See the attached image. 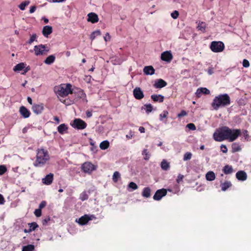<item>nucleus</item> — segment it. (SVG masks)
<instances>
[{"mask_svg": "<svg viewBox=\"0 0 251 251\" xmlns=\"http://www.w3.org/2000/svg\"><path fill=\"white\" fill-rule=\"evenodd\" d=\"M151 99L154 101H159V102H162L164 100V96L161 95H152L151 96Z\"/></svg>", "mask_w": 251, "mask_h": 251, "instance_id": "obj_25", "label": "nucleus"}, {"mask_svg": "<svg viewBox=\"0 0 251 251\" xmlns=\"http://www.w3.org/2000/svg\"><path fill=\"white\" fill-rule=\"evenodd\" d=\"M5 202L3 196L0 194V204H3Z\"/></svg>", "mask_w": 251, "mask_h": 251, "instance_id": "obj_58", "label": "nucleus"}, {"mask_svg": "<svg viewBox=\"0 0 251 251\" xmlns=\"http://www.w3.org/2000/svg\"><path fill=\"white\" fill-rule=\"evenodd\" d=\"M210 48L214 52H220L224 50L225 45L221 41H212L211 43Z\"/></svg>", "mask_w": 251, "mask_h": 251, "instance_id": "obj_5", "label": "nucleus"}, {"mask_svg": "<svg viewBox=\"0 0 251 251\" xmlns=\"http://www.w3.org/2000/svg\"><path fill=\"white\" fill-rule=\"evenodd\" d=\"M35 249L33 245H28L23 247L22 251H34Z\"/></svg>", "mask_w": 251, "mask_h": 251, "instance_id": "obj_36", "label": "nucleus"}, {"mask_svg": "<svg viewBox=\"0 0 251 251\" xmlns=\"http://www.w3.org/2000/svg\"><path fill=\"white\" fill-rule=\"evenodd\" d=\"M183 177H184V176L182 175L179 174L177 176V178H176V182L178 183H179L181 181H182Z\"/></svg>", "mask_w": 251, "mask_h": 251, "instance_id": "obj_53", "label": "nucleus"}, {"mask_svg": "<svg viewBox=\"0 0 251 251\" xmlns=\"http://www.w3.org/2000/svg\"><path fill=\"white\" fill-rule=\"evenodd\" d=\"M232 152L233 153L239 151L241 150V148L240 145L237 143H234L231 145Z\"/></svg>", "mask_w": 251, "mask_h": 251, "instance_id": "obj_29", "label": "nucleus"}, {"mask_svg": "<svg viewBox=\"0 0 251 251\" xmlns=\"http://www.w3.org/2000/svg\"><path fill=\"white\" fill-rule=\"evenodd\" d=\"M36 9V6H32L30 7L29 10L30 13H33L35 12V11Z\"/></svg>", "mask_w": 251, "mask_h": 251, "instance_id": "obj_59", "label": "nucleus"}, {"mask_svg": "<svg viewBox=\"0 0 251 251\" xmlns=\"http://www.w3.org/2000/svg\"><path fill=\"white\" fill-rule=\"evenodd\" d=\"M243 66L245 68L249 67L250 66L249 61L247 59H244L243 61Z\"/></svg>", "mask_w": 251, "mask_h": 251, "instance_id": "obj_50", "label": "nucleus"}, {"mask_svg": "<svg viewBox=\"0 0 251 251\" xmlns=\"http://www.w3.org/2000/svg\"><path fill=\"white\" fill-rule=\"evenodd\" d=\"M86 114L88 118H90L92 116V113L91 111H87Z\"/></svg>", "mask_w": 251, "mask_h": 251, "instance_id": "obj_61", "label": "nucleus"}, {"mask_svg": "<svg viewBox=\"0 0 251 251\" xmlns=\"http://www.w3.org/2000/svg\"><path fill=\"white\" fill-rule=\"evenodd\" d=\"M20 113L24 118H27L30 115V112L24 106H22L20 108Z\"/></svg>", "mask_w": 251, "mask_h": 251, "instance_id": "obj_18", "label": "nucleus"}, {"mask_svg": "<svg viewBox=\"0 0 251 251\" xmlns=\"http://www.w3.org/2000/svg\"><path fill=\"white\" fill-rule=\"evenodd\" d=\"M72 126L77 129H83L86 128L87 124L80 119H75L74 120Z\"/></svg>", "mask_w": 251, "mask_h": 251, "instance_id": "obj_6", "label": "nucleus"}, {"mask_svg": "<svg viewBox=\"0 0 251 251\" xmlns=\"http://www.w3.org/2000/svg\"><path fill=\"white\" fill-rule=\"evenodd\" d=\"M161 59L167 62H170L173 59V55L170 51H166L161 53Z\"/></svg>", "mask_w": 251, "mask_h": 251, "instance_id": "obj_11", "label": "nucleus"}, {"mask_svg": "<svg viewBox=\"0 0 251 251\" xmlns=\"http://www.w3.org/2000/svg\"><path fill=\"white\" fill-rule=\"evenodd\" d=\"M82 170L87 173H91L93 170H95V166L90 162H85L81 167Z\"/></svg>", "mask_w": 251, "mask_h": 251, "instance_id": "obj_9", "label": "nucleus"}, {"mask_svg": "<svg viewBox=\"0 0 251 251\" xmlns=\"http://www.w3.org/2000/svg\"><path fill=\"white\" fill-rule=\"evenodd\" d=\"M34 213L36 217H39L41 216L42 210L41 209L39 208L36 209L35 210Z\"/></svg>", "mask_w": 251, "mask_h": 251, "instance_id": "obj_49", "label": "nucleus"}, {"mask_svg": "<svg viewBox=\"0 0 251 251\" xmlns=\"http://www.w3.org/2000/svg\"><path fill=\"white\" fill-rule=\"evenodd\" d=\"M50 218L49 217L44 219L42 221L43 225H46L47 224V223H48V222L50 221Z\"/></svg>", "mask_w": 251, "mask_h": 251, "instance_id": "obj_56", "label": "nucleus"}, {"mask_svg": "<svg viewBox=\"0 0 251 251\" xmlns=\"http://www.w3.org/2000/svg\"><path fill=\"white\" fill-rule=\"evenodd\" d=\"M68 129V127L65 124L60 125L57 127L58 132L61 134H63L65 131H66Z\"/></svg>", "mask_w": 251, "mask_h": 251, "instance_id": "obj_24", "label": "nucleus"}, {"mask_svg": "<svg viewBox=\"0 0 251 251\" xmlns=\"http://www.w3.org/2000/svg\"><path fill=\"white\" fill-rule=\"evenodd\" d=\"M143 72L146 75H152L154 74L155 70L152 66H147L144 67Z\"/></svg>", "mask_w": 251, "mask_h": 251, "instance_id": "obj_21", "label": "nucleus"}, {"mask_svg": "<svg viewBox=\"0 0 251 251\" xmlns=\"http://www.w3.org/2000/svg\"><path fill=\"white\" fill-rule=\"evenodd\" d=\"M133 93L134 97L137 100H141L144 97V95L143 91L139 87H136L133 90Z\"/></svg>", "mask_w": 251, "mask_h": 251, "instance_id": "obj_12", "label": "nucleus"}, {"mask_svg": "<svg viewBox=\"0 0 251 251\" xmlns=\"http://www.w3.org/2000/svg\"><path fill=\"white\" fill-rule=\"evenodd\" d=\"M187 114V112L185 110H182L180 113L177 114V117L181 118L182 117L186 116Z\"/></svg>", "mask_w": 251, "mask_h": 251, "instance_id": "obj_52", "label": "nucleus"}, {"mask_svg": "<svg viewBox=\"0 0 251 251\" xmlns=\"http://www.w3.org/2000/svg\"><path fill=\"white\" fill-rule=\"evenodd\" d=\"M230 104V98L228 94H220L216 96L213 100L211 106L214 110H217L220 107H226Z\"/></svg>", "mask_w": 251, "mask_h": 251, "instance_id": "obj_3", "label": "nucleus"}, {"mask_svg": "<svg viewBox=\"0 0 251 251\" xmlns=\"http://www.w3.org/2000/svg\"><path fill=\"white\" fill-rule=\"evenodd\" d=\"M36 34H33L32 35H31L29 40L26 42V43L29 45H31L34 41L36 40Z\"/></svg>", "mask_w": 251, "mask_h": 251, "instance_id": "obj_42", "label": "nucleus"}, {"mask_svg": "<svg viewBox=\"0 0 251 251\" xmlns=\"http://www.w3.org/2000/svg\"><path fill=\"white\" fill-rule=\"evenodd\" d=\"M50 0L51 2H54V3H56V2L59 3V2H62L64 1H65L66 0Z\"/></svg>", "mask_w": 251, "mask_h": 251, "instance_id": "obj_62", "label": "nucleus"}, {"mask_svg": "<svg viewBox=\"0 0 251 251\" xmlns=\"http://www.w3.org/2000/svg\"><path fill=\"white\" fill-rule=\"evenodd\" d=\"M139 130L141 133H144L145 131V129L143 126H140L139 128Z\"/></svg>", "mask_w": 251, "mask_h": 251, "instance_id": "obj_63", "label": "nucleus"}, {"mask_svg": "<svg viewBox=\"0 0 251 251\" xmlns=\"http://www.w3.org/2000/svg\"><path fill=\"white\" fill-rule=\"evenodd\" d=\"M142 196L145 198H149L151 196V189L149 187H145L142 192Z\"/></svg>", "mask_w": 251, "mask_h": 251, "instance_id": "obj_31", "label": "nucleus"}, {"mask_svg": "<svg viewBox=\"0 0 251 251\" xmlns=\"http://www.w3.org/2000/svg\"><path fill=\"white\" fill-rule=\"evenodd\" d=\"M53 180V174L50 173L47 175L45 178L42 179V182L46 185H50L51 184Z\"/></svg>", "mask_w": 251, "mask_h": 251, "instance_id": "obj_17", "label": "nucleus"}, {"mask_svg": "<svg viewBox=\"0 0 251 251\" xmlns=\"http://www.w3.org/2000/svg\"><path fill=\"white\" fill-rule=\"evenodd\" d=\"M241 134L239 129H231L226 126H222L213 134V138L216 141L221 142L228 140L229 142L235 141Z\"/></svg>", "mask_w": 251, "mask_h": 251, "instance_id": "obj_1", "label": "nucleus"}, {"mask_svg": "<svg viewBox=\"0 0 251 251\" xmlns=\"http://www.w3.org/2000/svg\"><path fill=\"white\" fill-rule=\"evenodd\" d=\"M44 105L43 103L41 104H34L32 107L33 111L36 114H39L42 113L44 110Z\"/></svg>", "mask_w": 251, "mask_h": 251, "instance_id": "obj_14", "label": "nucleus"}, {"mask_svg": "<svg viewBox=\"0 0 251 251\" xmlns=\"http://www.w3.org/2000/svg\"><path fill=\"white\" fill-rule=\"evenodd\" d=\"M142 154L144 155V159L146 160H148L149 159L150 157V154L149 152L148 151V150L144 149L142 151Z\"/></svg>", "mask_w": 251, "mask_h": 251, "instance_id": "obj_41", "label": "nucleus"}, {"mask_svg": "<svg viewBox=\"0 0 251 251\" xmlns=\"http://www.w3.org/2000/svg\"><path fill=\"white\" fill-rule=\"evenodd\" d=\"M75 95V98L73 100V102L75 101H77L79 99H84L86 97V94L84 93V91L81 89H77L76 91H75L73 92V93Z\"/></svg>", "mask_w": 251, "mask_h": 251, "instance_id": "obj_7", "label": "nucleus"}, {"mask_svg": "<svg viewBox=\"0 0 251 251\" xmlns=\"http://www.w3.org/2000/svg\"><path fill=\"white\" fill-rule=\"evenodd\" d=\"M236 177L239 180L244 181L246 180L247 175L244 171H240L236 173Z\"/></svg>", "mask_w": 251, "mask_h": 251, "instance_id": "obj_20", "label": "nucleus"}, {"mask_svg": "<svg viewBox=\"0 0 251 251\" xmlns=\"http://www.w3.org/2000/svg\"><path fill=\"white\" fill-rule=\"evenodd\" d=\"M28 226L29 227V230L30 231H34L37 228L39 227L38 225L36 222H32L28 223Z\"/></svg>", "mask_w": 251, "mask_h": 251, "instance_id": "obj_34", "label": "nucleus"}, {"mask_svg": "<svg viewBox=\"0 0 251 251\" xmlns=\"http://www.w3.org/2000/svg\"><path fill=\"white\" fill-rule=\"evenodd\" d=\"M206 26V24L204 22H202L199 23L197 26V28L199 30H201L204 32L205 31Z\"/></svg>", "mask_w": 251, "mask_h": 251, "instance_id": "obj_35", "label": "nucleus"}, {"mask_svg": "<svg viewBox=\"0 0 251 251\" xmlns=\"http://www.w3.org/2000/svg\"><path fill=\"white\" fill-rule=\"evenodd\" d=\"M53 120L57 122V124H59L60 122L59 119L58 117L55 116L53 118Z\"/></svg>", "mask_w": 251, "mask_h": 251, "instance_id": "obj_64", "label": "nucleus"}, {"mask_svg": "<svg viewBox=\"0 0 251 251\" xmlns=\"http://www.w3.org/2000/svg\"><path fill=\"white\" fill-rule=\"evenodd\" d=\"M87 21L93 24L97 23L99 21V17L97 14L91 12L87 15Z\"/></svg>", "mask_w": 251, "mask_h": 251, "instance_id": "obj_15", "label": "nucleus"}, {"mask_svg": "<svg viewBox=\"0 0 251 251\" xmlns=\"http://www.w3.org/2000/svg\"><path fill=\"white\" fill-rule=\"evenodd\" d=\"M187 127L191 130H195L196 128L195 125L193 123H190L187 124Z\"/></svg>", "mask_w": 251, "mask_h": 251, "instance_id": "obj_51", "label": "nucleus"}, {"mask_svg": "<svg viewBox=\"0 0 251 251\" xmlns=\"http://www.w3.org/2000/svg\"><path fill=\"white\" fill-rule=\"evenodd\" d=\"M223 171L225 174H229L232 173L233 168L231 166L226 165L224 167Z\"/></svg>", "mask_w": 251, "mask_h": 251, "instance_id": "obj_32", "label": "nucleus"}, {"mask_svg": "<svg viewBox=\"0 0 251 251\" xmlns=\"http://www.w3.org/2000/svg\"><path fill=\"white\" fill-rule=\"evenodd\" d=\"M207 73L209 75H212L214 73V71H213V68H210L208 69L207 70Z\"/></svg>", "mask_w": 251, "mask_h": 251, "instance_id": "obj_60", "label": "nucleus"}, {"mask_svg": "<svg viewBox=\"0 0 251 251\" xmlns=\"http://www.w3.org/2000/svg\"><path fill=\"white\" fill-rule=\"evenodd\" d=\"M104 39L105 41H106V42L110 40V36L108 33H106V34H105V36L104 37Z\"/></svg>", "mask_w": 251, "mask_h": 251, "instance_id": "obj_57", "label": "nucleus"}, {"mask_svg": "<svg viewBox=\"0 0 251 251\" xmlns=\"http://www.w3.org/2000/svg\"><path fill=\"white\" fill-rule=\"evenodd\" d=\"M50 155L48 151L41 148L36 150V159L33 162L35 167H43L50 160Z\"/></svg>", "mask_w": 251, "mask_h": 251, "instance_id": "obj_2", "label": "nucleus"}, {"mask_svg": "<svg viewBox=\"0 0 251 251\" xmlns=\"http://www.w3.org/2000/svg\"><path fill=\"white\" fill-rule=\"evenodd\" d=\"M205 177L208 181H213L215 179L216 176L213 171H209L206 173Z\"/></svg>", "mask_w": 251, "mask_h": 251, "instance_id": "obj_26", "label": "nucleus"}, {"mask_svg": "<svg viewBox=\"0 0 251 251\" xmlns=\"http://www.w3.org/2000/svg\"><path fill=\"white\" fill-rule=\"evenodd\" d=\"M232 184L229 181H226L224 182H221L220 186L221 190L223 191H226L228 188L231 187Z\"/></svg>", "mask_w": 251, "mask_h": 251, "instance_id": "obj_23", "label": "nucleus"}, {"mask_svg": "<svg viewBox=\"0 0 251 251\" xmlns=\"http://www.w3.org/2000/svg\"><path fill=\"white\" fill-rule=\"evenodd\" d=\"M178 16L179 12L177 10H175L173 13H171V17L174 19H177Z\"/></svg>", "mask_w": 251, "mask_h": 251, "instance_id": "obj_48", "label": "nucleus"}, {"mask_svg": "<svg viewBox=\"0 0 251 251\" xmlns=\"http://www.w3.org/2000/svg\"><path fill=\"white\" fill-rule=\"evenodd\" d=\"M167 190L164 188L157 190L153 196V199L156 201H159L161 198L166 196L167 194Z\"/></svg>", "mask_w": 251, "mask_h": 251, "instance_id": "obj_10", "label": "nucleus"}, {"mask_svg": "<svg viewBox=\"0 0 251 251\" xmlns=\"http://www.w3.org/2000/svg\"><path fill=\"white\" fill-rule=\"evenodd\" d=\"M109 147V143L108 141L105 140L100 143V149L104 150L108 148Z\"/></svg>", "mask_w": 251, "mask_h": 251, "instance_id": "obj_33", "label": "nucleus"}, {"mask_svg": "<svg viewBox=\"0 0 251 251\" xmlns=\"http://www.w3.org/2000/svg\"><path fill=\"white\" fill-rule=\"evenodd\" d=\"M92 217H93V215L89 217L88 215L85 214L79 218L77 222L80 225H86L89 221L92 220V218H91Z\"/></svg>", "mask_w": 251, "mask_h": 251, "instance_id": "obj_13", "label": "nucleus"}, {"mask_svg": "<svg viewBox=\"0 0 251 251\" xmlns=\"http://www.w3.org/2000/svg\"><path fill=\"white\" fill-rule=\"evenodd\" d=\"M210 91L205 87H201L198 88L196 92V95L198 98H200L202 94L205 95H209L210 94Z\"/></svg>", "mask_w": 251, "mask_h": 251, "instance_id": "obj_19", "label": "nucleus"}, {"mask_svg": "<svg viewBox=\"0 0 251 251\" xmlns=\"http://www.w3.org/2000/svg\"><path fill=\"white\" fill-rule=\"evenodd\" d=\"M7 171V168L3 165H0V176L3 175Z\"/></svg>", "mask_w": 251, "mask_h": 251, "instance_id": "obj_44", "label": "nucleus"}, {"mask_svg": "<svg viewBox=\"0 0 251 251\" xmlns=\"http://www.w3.org/2000/svg\"><path fill=\"white\" fill-rule=\"evenodd\" d=\"M52 32V28L51 26L46 25L44 26L42 30V34L45 37H48V35Z\"/></svg>", "mask_w": 251, "mask_h": 251, "instance_id": "obj_22", "label": "nucleus"}, {"mask_svg": "<svg viewBox=\"0 0 251 251\" xmlns=\"http://www.w3.org/2000/svg\"><path fill=\"white\" fill-rule=\"evenodd\" d=\"M192 153L190 152L185 153L184 155L183 160L184 161L190 160L192 157Z\"/></svg>", "mask_w": 251, "mask_h": 251, "instance_id": "obj_45", "label": "nucleus"}, {"mask_svg": "<svg viewBox=\"0 0 251 251\" xmlns=\"http://www.w3.org/2000/svg\"><path fill=\"white\" fill-rule=\"evenodd\" d=\"M89 196L86 191H83L80 195L79 199L82 201H84L88 199Z\"/></svg>", "mask_w": 251, "mask_h": 251, "instance_id": "obj_38", "label": "nucleus"}, {"mask_svg": "<svg viewBox=\"0 0 251 251\" xmlns=\"http://www.w3.org/2000/svg\"><path fill=\"white\" fill-rule=\"evenodd\" d=\"M221 149L223 153H226L227 151V149L226 146L225 145H222L221 146Z\"/></svg>", "mask_w": 251, "mask_h": 251, "instance_id": "obj_54", "label": "nucleus"}, {"mask_svg": "<svg viewBox=\"0 0 251 251\" xmlns=\"http://www.w3.org/2000/svg\"><path fill=\"white\" fill-rule=\"evenodd\" d=\"M146 108V112L147 113H149L150 112H151L152 110V106L151 104H148L145 105Z\"/></svg>", "mask_w": 251, "mask_h": 251, "instance_id": "obj_46", "label": "nucleus"}, {"mask_svg": "<svg viewBox=\"0 0 251 251\" xmlns=\"http://www.w3.org/2000/svg\"><path fill=\"white\" fill-rule=\"evenodd\" d=\"M25 66L24 63H20L17 64L13 68V71L15 72H18L23 70Z\"/></svg>", "mask_w": 251, "mask_h": 251, "instance_id": "obj_30", "label": "nucleus"}, {"mask_svg": "<svg viewBox=\"0 0 251 251\" xmlns=\"http://www.w3.org/2000/svg\"><path fill=\"white\" fill-rule=\"evenodd\" d=\"M46 45L43 44L35 46L34 47L35 54L37 56L43 55L45 51H48L49 50H46Z\"/></svg>", "mask_w": 251, "mask_h": 251, "instance_id": "obj_8", "label": "nucleus"}, {"mask_svg": "<svg viewBox=\"0 0 251 251\" xmlns=\"http://www.w3.org/2000/svg\"><path fill=\"white\" fill-rule=\"evenodd\" d=\"M168 114L169 113L167 111H163V112L160 114V120L162 121L163 120V118H166Z\"/></svg>", "mask_w": 251, "mask_h": 251, "instance_id": "obj_47", "label": "nucleus"}, {"mask_svg": "<svg viewBox=\"0 0 251 251\" xmlns=\"http://www.w3.org/2000/svg\"><path fill=\"white\" fill-rule=\"evenodd\" d=\"M161 168L164 171H167L170 168V164L166 160L163 159L161 162Z\"/></svg>", "mask_w": 251, "mask_h": 251, "instance_id": "obj_28", "label": "nucleus"}, {"mask_svg": "<svg viewBox=\"0 0 251 251\" xmlns=\"http://www.w3.org/2000/svg\"><path fill=\"white\" fill-rule=\"evenodd\" d=\"M55 57L53 55H50L47 57L44 61L46 64L50 65L53 63L55 61Z\"/></svg>", "mask_w": 251, "mask_h": 251, "instance_id": "obj_27", "label": "nucleus"}, {"mask_svg": "<svg viewBox=\"0 0 251 251\" xmlns=\"http://www.w3.org/2000/svg\"><path fill=\"white\" fill-rule=\"evenodd\" d=\"M167 85V82L162 79H158L155 81L154 84H153L154 87L155 88H162L163 87H165Z\"/></svg>", "mask_w": 251, "mask_h": 251, "instance_id": "obj_16", "label": "nucleus"}, {"mask_svg": "<svg viewBox=\"0 0 251 251\" xmlns=\"http://www.w3.org/2000/svg\"><path fill=\"white\" fill-rule=\"evenodd\" d=\"M72 86L70 83L62 84L54 87V91L58 97H65L69 94H72Z\"/></svg>", "mask_w": 251, "mask_h": 251, "instance_id": "obj_4", "label": "nucleus"}, {"mask_svg": "<svg viewBox=\"0 0 251 251\" xmlns=\"http://www.w3.org/2000/svg\"><path fill=\"white\" fill-rule=\"evenodd\" d=\"M47 204V202L46 201H42L39 204V209L42 210V208L45 207Z\"/></svg>", "mask_w": 251, "mask_h": 251, "instance_id": "obj_55", "label": "nucleus"}, {"mask_svg": "<svg viewBox=\"0 0 251 251\" xmlns=\"http://www.w3.org/2000/svg\"><path fill=\"white\" fill-rule=\"evenodd\" d=\"M29 3L30 2L29 1H25L19 5V7L21 10H24L25 6H27Z\"/></svg>", "mask_w": 251, "mask_h": 251, "instance_id": "obj_40", "label": "nucleus"}, {"mask_svg": "<svg viewBox=\"0 0 251 251\" xmlns=\"http://www.w3.org/2000/svg\"><path fill=\"white\" fill-rule=\"evenodd\" d=\"M100 31L99 30L93 32L90 35V39L91 41L94 40L97 36L100 35Z\"/></svg>", "mask_w": 251, "mask_h": 251, "instance_id": "obj_37", "label": "nucleus"}, {"mask_svg": "<svg viewBox=\"0 0 251 251\" xmlns=\"http://www.w3.org/2000/svg\"><path fill=\"white\" fill-rule=\"evenodd\" d=\"M120 178V174L119 172L116 171L114 173L112 179L114 182H117L118 180V179Z\"/></svg>", "mask_w": 251, "mask_h": 251, "instance_id": "obj_39", "label": "nucleus"}, {"mask_svg": "<svg viewBox=\"0 0 251 251\" xmlns=\"http://www.w3.org/2000/svg\"><path fill=\"white\" fill-rule=\"evenodd\" d=\"M128 186L129 188H131L132 190H135L138 189L137 185L133 182H130L128 184Z\"/></svg>", "mask_w": 251, "mask_h": 251, "instance_id": "obj_43", "label": "nucleus"}]
</instances>
